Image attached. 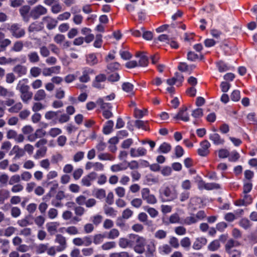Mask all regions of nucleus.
Segmentation results:
<instances>
[{"label":"nucleus","mask_w":257,"mask_h":257,"mask_svg":"<svg viewBox=\"0 0 257 257\" xmlns=\"http://www.w3.org/2000/svg\"><path fill=\"white\" fill-rule=\"evenodd\" d=\"M126 168L127 167H123L122 164L113 165L110 167V169L113 172H118L121 170H125Z\"/></svg>","instance_id":"052dcab7"},{"label":"nucleus","mask_w":257,"mask_h":257,"mask_svg":"<svg viewBox=\"0 0 257 257\" xmlns=\"http://www.w3.org/2000/svg\"><path fill=\"white\" fill-rule=\"evenodd\" d=\"M102 36L101 34H97L96 35L95 40L93 43V46L95 48H99L101 47L102 40Z\"/></svg>","instance_id":"603ef678"},{"label":"nucleus","mask_w":257,"mask_h":257,"mask_svg":"<svg viewBox=\"0 0 257 257\" xmlns=\"http://www.w3.org/2000/svg\"><path fill=\"white\" fill-rule=\"evenodd\" d=\"M209 138L215 145H223L224 143V139H222L217 133L210 134Z\"/></svg>","instance_id":"dca6fc26"},{"label":"nucleus","mask_w":257,"mask_h":257,"mask_svg":"<svg viewBox=\"0 0 257 257\" xmlns=\"http://www.w3.org/2000/svg\"><path fill=\"white\" fill-rule=\"evenodd\" d=\"M176 157L178 158L181 157L184 153L183 148L180 145L177 146L175 148Z\"/></svg>","instance_id":"338daca9"},{"label":"nucleus","mask_w":257,"mask_h":257,"mask_svg":"<svg viewBox=\"0 0 257 257\" xmlns=\"http://www.w3.org/2000/svg\"><path fill=\"white\" fill-rule=\"evenodd\" d=\"M121 217H118L116 220V225L121 229L127 230L129 227L128 225L125 223V221Z\"/></svg>","instance_id":"393cba45"},{"label":"nucleus","mask_w":257,"mask_h":257,"mask_svg":"<svg viewBox=\"0 0 257 257\" xmlns=\"http://www.w3.org/2000/svg\"><path fill=\"white\" fill-rule=\"evenodd\" d=\"M191 115L194 118H200L203 115V110L200 108H196L192 111Z\"/></svg>","instance_id":"e2e57ef3"},{"label":"nucleus","mask_w":257,"mask_h":257,"mask_svg":"<svg viewBox=\"0 0 257 257\" xmlns=\"http://www.w3.org/2000/svg\"><path fill=\"white\" fill-rule=\"evenodd\" d=\"M59 223L57 222H49L46 224L48 231L51 234H53L57 231Z\"/></svg>","instance_id":"a878e982"},{"label":"nucleus","mask_w":257,"mask_h":257,"mask_svg":"<svg viewBox=\"0 0 257 257\" xmlns=\"http://www.w3.org/2000/svg\"><path fill=\"white\" fill-rule=\"evenodd\" d=\"M137 57H140L138 66L141 67H146L148 66L149 59L144 53L137 55Z\"/></svg>","instance_id":"aec40b11"},{"label":"nucleus","mask_w":257,"mask_h":257,"mask_svg":"<svg viewBox=\"0 0 257 257\" xmlns=\"http://www.w3.org/2000/svg\"><path fill=\"white\" fill-rule=\"evenodd\" d=\"M93 70L91 68H86L82 72V75L79 77V80L81 82L86 83L90 80L89 74L92 73Z\"/></svg>","instance_id":"f3484780"},{"label":"nucleus","mask_w":257,"mask_h":257,"mask_svg":"<svg viewBox=\"0 0 257 257\" xmlns=\"http://www.w3.org/2000/svg\"><path fill=\"white\" fill-rule=\"evenodd\" d=\"M239 225L243 229L247 230L251 227L252 223L247 218H243L239 221Z\"/></svg>","instance_id":"c756f323"},{"label":"nucleus","mask_w":257,"mask_h":257,"mask_svg":"<svg viewBox=\"0 0 257 257\" xmlns=\"http://www.w3.org/2000/svg\"><path fill=\"white\" fill-rule=\"evenodd\" d=\"M231 99L233 101H238L240 98V91L238 90H234L230 95Z\"/></svg>","instance_id":"680f3d73"},{"label":"nucleus","mask_w":257,"mask_h":257,"mask_svg":"<svg viewBox=\"0 0 257 257\" xmlns=\"http://www.w3.org/2000/svg\"><path fill=\"white\" fill-rule=\"evenodd\" d=\"M47 9L41 5L34 7L30 11V16L34 20L38 19L41 16L47 13Z\"/></svg>","instance_id":"7ed1b4c3"},{"label":"nucleus","mask_w":257,"mask_h":257,"mask_svg":"<svg viewBox=\"0 0 257 257\" xmlns=\"http://www.w3.org/2000/svg\"><path fill=\"white\" fill-rule=\"evenodd\" d=\"M8 29L11 32L12 35L17 39L23 37L26 33L25 30L22 28L18 24H12Z\"/></svg>","instance_id":"f03ea898"},{"label":"nucleus","mask_w":257,"mask_h":257,"mask_svg":"<svg viewBox=\"0 0 257 257\" xmlns=\"http://www.w3.org/2000/svg\"><path fill=\"white\" fill-rule=\"evenodd\" d=\"M86 63L90 66H93L98 63V59L94 53L89 54L86 56Z\"/></svg>","instance_id":"412c9836"},{"label":"nucleus","mask_w":257,"mask_h":257,"mask_svg":"<svg viewBox=\"0 0 257 257\" xmlns=\"http://www.w3.org/2000/svg\"><path fill=\"white\" fill-rule=\"evenodd\" d=\"M143 31V38L146 40H151L153 38V33L151 31H145L144 27L141 28Z\"/></svg>","instance_id":"4d7b16f0"},{"label":"nucleus","mask_w":257,"mask_h":257,"mask_svg":"<svg viewBox=\"0 0 257 257\" xmlns=\"http://www.w3.org/2000/svg\"><path fill=\"white\" fill-rule=\"evenodd\" d=\"M160 198L162 202H170L177 198V193L173 186L162 187L159 190Z\"/></svg>","instance_id":"f257e3e1"},{"label":"nucleus","mask_w":257,"mask_h":257,"mask_svg":"<svg viewBox=\"0 0 257 257\" xmlns=\"http://www.w3.org/2000/svg\"><path fill=\"white\" fill-rule=\"evenodd\" d=\"M159 251L162 254H167L172 251V248L168 244H164L159 247Z\"/></svg>","instance_id":"ea45409f"},{"label":"nucleus","mask_w":257,"mask_h":257,"mask_svg":"<svg viewBox=\"0 0 257 257\" xmlns=\"http://www.w3.org/2000/svg\"><path fill=\"white\" fill-rule=\"evenodd\" d=\"M105 191L103 189H97L93 191V196L97 199H103L105 197Z\"/></svg>","instance_id":"2f4dec72"},{"label":"nucleus","mask_w":257,"mask_h":257,"mask_svg":"<svg viewBox=\"0 0 257 257\" xmlns=\"http://www.w3.org/2000/svg\"><path fill=\"white\" fill-rule=\"evenodd\" d=\"M30 7L28 5H25L22 6L19 9V12L23 18V20L28 23L30 21Z\"/></svg>","instance_id":"1a4fd4ad"},{"label":"nucleus","mask_w":257,"mask_h":257,"mask_svg":"<svg viewBox=\"0 0 257 257\" xmlns=\"http://www.w3.org/2000/svg\"><path fill=\"white\" fill-rule=\"evenodd\" d=\"M180 244L186 250H188L191 246V241L188 237L183 238L180 241Z\"/></svg>","instance_id":"72a5a7b5"},{"label":"nucleus","mask_w":257,"mask_h":257,"mask_svg":"<svg viewBox=\"0 0 257 257\" xmlns=\"http://www.w3.org/2000/svg\"><path fill=\"white\" fill-rule=\"evenodd\" d=\"M119 235V232L117 229L113 228L110 230L108 233L107 238L110 239H113L117 238Z\"/></svg>","instance_id":"09e8293b"},{"label":"nucleus","mask_w":257,"mask_h":257,"mask_svg":"<svg viewBox=\"0 0 257 257\" xmlns=\"http://www.w3.org/2000/svg\"><path fill=\"white\" fill-rule=\"evenodd\" d=\"M103 208L104 213L106 215L112 217H114L116 215L117 211L112 207L105 205Z\"/></svg>","instance_id":"c9c22d12"},{"label":"nucleus","mask_w":257,"mask_h":257,"mask_svg":"<svg viewBox=\"0 0 257 257\" xmlns=\"http://www.w3.org/2000/svg\"><path fill=\"white\" fill-rule=\"evenodd\" d=\"M204 188L207 190L218 189L220 188V186L216 183H207L204 184Z\"/></svg>","instance_id":"79ce46f5"},{"label":"nucleus","mask_w":257,"mask_h":257,"mask_svg":"<svg viewBox=\"0 0 257 257\" xmlns=\"http://www.w3.org/2000/svg\"><path fill=\"white\" fill-rule=\"evenodd\" d=\"M42 22L43 24L44 23H46L47 28L49 30H51L55 28L57 25L58 21L50 16H46L43 18Z\"/></svg>","instance_id":"9d476101"},{"label":"nucleus","mask_w":257,"mask_h":257,"mask_svg":"<svg viewBox=\"0 0 257 257\" xmlns=\"http://www.w3.org/2000/svg\"><path fill=\"white\" fill-rule=\"evenodd\" d=\"M134 85L130 82H124L122 84V89L127 93H131L133 91Z\"/></svg>","instance_id":"49530a36"},{"label":"nucleus","mask_w":257,"mask_h":257,"mask_svg":"<svg viewBox=\"0 0 257 257\" xmlns=\"http://www.w3.org/2000/svg\"><path fill=\"white\" fill-rule=\"evenodd\" d=\"M207 242V239L204 237H199L195 239L193 242L192 247L194 249L199 250Z\"/></svg>","instance_id":"9b49d317"},{"label":"nucleus","mask_w":257,"mask_h":257,"mask_svg":"<svg viewBox=\"0 0 257 257\" xmlns=\"http://www.w3.org/2000/svg\"><path fill=\"white\" fill-rule=\"evenodd\" d=\"M147 154V150L143 147H139L137 150L135 148H131L130 155L133 158L144 156Z\"/></svg>","instance_id":"f8f14e48"},{"label":"nucleus","mask_w":257,"mask_h":257,"mask_svg":"<svg viewBox=\"0 0 257 257\" xmlns=\"http://www.w3.org/2000/svg\"><path fill=\"white\" fill-rule=\"evenodd\" d=\"M61 67L60 66H55L50 68H45L43 69L42 73L45 76H51L52 74H59L60 73Z\"/></svg>","instance_id":"4468645a"},{"label":"nucleus","mask_w":257,"mask_h":257,"mask_svg":"<svg viewBox=\"0 0 257 257\" xmlns=\"http://www.w3.org/2000/svg\"><path fill=\"white\" fill-rule=\"evenodd\" d=\"M104 99H101V98H99L97 101V103L98 104H99L101 108L102 109H111L112 108V105L111 103H106L104 102Z\"/></svg>","instance_id":"de8ad7c7"},{"label":"nucleus","mask_w":257,"mask_h":257,"mask_svg":"<svg viewBox=\"0 0 257 257\" xmlns=\"http://www.w3.org/2000/svg\"><path fill=\"white\" fill-rule=\"evenodd\" d=\"M155 251V246L154 243H150L147 246V251L145 253L146 257H153Z\"/></svg>","instance_id":"473e14b6"},{"label":"nucleus","mask_w":257,"mask_h":257,"mask_svg":"<svg viewBox=\"0 0 257 257\" xmlns=\"http://www.w3.org/2000/svg\"><path fill=\"white\" fill-rule=\"evenodd\" d=\"M16 155L14 158L15 160L18 159L23 157L25 154V151L24 149L20 148L18 146L16 145Z\"/></svg>","instance_id":"864d4df0"},{"label":"nucleus","mask_w":257,"mask_h":257,"mask_svg":"<svg viewBox=\"0 0 257 257\" xmlns=\"http://www.w3.org/2000/svg\"><path fill=\"white\" fill-rule=\"evenodd\" d=\"M60 112H61V111H48L46 112L45 114V117L46 119L50 120L56 117L57 116L58 114Z\"/></svg>","instance_id":"a18cd8bd"},{"label":"nucleus","mask_w":257,"mask_h":257,"mask_svg":"<svg viewBox=\"0 0 257 257\" xmlns=\"http://www.w3.org/2000/svg\"><path fill=\"white\" fill-rule=\"evenodd\" d=\"M33 93L28 90L27 92L21 93V98L24 103H28L29 100L31 99Z\"/></svg>","instance_id":"a19ab883"},{"label":"nucleus","mask_w":257,"mask_h":257,"mask_svg":"<svg viewBox=\"0 0 257 257\" xmlns=\"http://www.w3.org/2000/svg\"><path fill=\"white\" fill-rule=\"evenodd\" d=\"M143 201L142 199L136 198L133 199L131 202V204L134 207L139 208L142 205Z\"/></svg>","instance_id":"bf43d9fd"},{"label":"nucleus","mask_w":257,"mask_h":257,"mask_svg":"<svg viewBox=\"0 0 257 257\" xmlns=\"http://www.w3.org/2000/svg\"><path fill=\"white\" fill-rule=\"evenodd\" d=\"M29 62L32 63H36L39 61L40 57L36 51L31 52L28 54Z\"/></svg>","instance_id":"cd10ccee"},{"label":"nucleus","mask_w":257,"mask_h":257,"mask_svg":"<svg viewBox=\"0 0 257 257\" xmlns=\"http://www.w3.org/2000/svg\"><path fill=\"white\" fill-rule=\"evenodd\" d=\"M114 122L112 120H107L103 127V133L104 135H109L113 131Z\"/></svg>","instance_id":"a211bd4d"},{"label":"nucleus","mask_w":257,"mask_h":257,"mask_svg":"<svg viewBox=\"0 0 257 257\" xmlns=\"http://www.w3.org/2000/svg\"><path fill=\"white\" fill-rule=\"evenodd\" d=\"M220 246V244L218 240L215 239L211 241L207 246V249L211 251H215L217 250Z\"/></svg>","instance_id":"bb28decb"},{"label":"nucleus","mask_w":257,"mask_h":257,"mask_svg":"<svg viewBox=\"0 0 257 257\" xmlns=\"http://www.w3.org/2000/svg\"><path fill=\"white\" fill-rule=\"evenodd\" d=\"M133 214V212L131 209L126 208L123 211L121 217L124 219H127L132 216Z\"/></svg>","instance_id":"774afa93"},{"label":"nucleus","mask_w":257,"mask_h":257,"mask_svg":"<svg viewBox=\"0 0 257 257\" xmlns=\"http://www.w3.org/2000/svg\"><path fill=\"white\" fill-rule=\"evenodd\" d=\"M116 246V243L114 241H107L103 243L101 248L103 250H107L114 248Z\"/></svg>","instance_id":"8fccbe9b"},{"label":"nucleus","mask_w":257,"mask_h":257,"mask_svg":"<svg viewBox=\"0 0 257 257\" xmlns=\"http://www.w3.org/2000/svg\"><path fill=\"white\" fill-rule=\"evenodd\" d=\"M237 243L238 242L234 240L233 239H229L225 245V249L226 252L228 253H230L231 252H233V250H231V248L234 246H236Z\"/></svg>","instance_id":"5701e85b"},{"label":"nucleus","mask_w":257,"mask_h":257,"mask_svg":"<svg viewBox=\"0 0 257 257\" xmlns=\"http://www.w3.org/2000/svg\"><path fill=\"white\" fill-rule=\"evenodd\" d=\"M198 221L197 219L195 217L194 214H192L191 216L186 217L183 221V223L187 225H190L195 223Z\"/></svg>","instance_id":"e433bc0d"},{"label":"nucleus","mask_w":257,"mask_h":257,"mask_svg":"<svg viewBox=\"0 0 257 257\" xmlns=\"http://www.w3.org/2000/svg\"><path fill=\"white\" fill-rule=\"evenodd\" d=\"M154 236L156 238L159 239H164L167 236V232L164 230L159 229L155 232Z\"/></svg>","instance_id":"13d9d810"},{"label":"nucleus","mask_w":257,"mask_h":257,"mask_svg":"<svg viewBox=\"0 0 257 257\" xmlns=\"http://www.w3.org/2000/svg\"><path fill=\"white\" fill-rule=\"evenodd\" d=\"M239 154L236 151H234L231 153L228 158V160L230 162H235L239 159Z\"/></svg>","instance_id":"5fc2aeb1"},{"label":"nucleus","mask_w":257,"mask_h":257,"mask_svg":"<svg viewBox=\"0 0 257 257\" xmlns=\"http://www.w3.org/2000/svg\"><path fill=\"white\" fill-rule=\"evenodd\" d=\"M15 95V93L12 91H9L7 88L0 85V96L4 97H13Z\"/></svg>","instance_id":"b1692460"},{"label":"nucleus","mask_w":257,"mask_h":257,"mask_svg":"<svg viewBox=\"0 0 257 257\" xmlns=\"http://www.w3.org/2000/svg\"><path fill=\"white\" fill-rule=\"evenodd\" d=\"M23 48V43L21 41H17L14 44L11 50L15 52H20Z\"/></svg>","instance_id":"6e6d98bb"},{"label":"nucleus","mask_w":257,"mask_h":257,"mask_svg":"<svg viewBox=\"0 0 257 257\" xmlns=\"http://www.w3.org/2000/svg\"><path fill=\"white\" fill-rule=\"evenodd\" d=\"M171 150V146L170 144L164 142L159 147L158 149V152L159 153L167 154Z\"/></svg>","instance_id":"4be33fe9"},{"label":"nucleus","mask_w":257,"mask_h":257,"mask_svg":"<svg viewBox=\"0 0 257 257\" xmlns=\"http://www.w3.org/2000/svg\"><path fill=\"white\" fill-rule=\"evenodd\" d=\"M217 67L220 72H223L229 69L228 65L222 61H220L217 63Z\"/></svg>","instance_id":"58836bf2"},{"label":"nucleus","mask_w":257,"mask_h":257,"mask_svg":"<svg viewBox=\"0 0 257 257\" xmlns=\"http://www.w3.org/2000/svg\"><path fill=\"white\" fill-rule=\"evenodd\" d=\"M97 177V174L95 172H92L88 175L84 176L81 180V184L83 186L89 187L91 185V182L95 180Z\"/></svg>","instance_id":"0eeeda50"},{"label":"nucleus","mask_w":257,"mask_h":257,"mask_svg":"<svg viewBox=\"0 0 257 257\" xmlns=\"http://www.w3.org/2000/svg\"><path fill=\"white\" fill-rule=\"evenodd\" d=\"M136 244L134 247V251L139 254H142L145 251L146 239L141 236L139 237L136 242Z\"/></svg>","instance_id":"423d86ee"},{"label":"nucleus","mask_w":257,"mask_h":257,"mask_svg":"<svg viewBox=\"0 0 257 257\" xmlns=\"http://www.w3.org/2000/svg\"><path fill=\"white\" fill-rule=\"evenodd\" d=\"M200 148L198 149V154L202 157L206 156L209 152L208 150L210 144L207 140H204L200 143Z\"/></svg>","instance_id":"6e6552de"},{"label":"nucleus","mask_w":257,"mask_h":257,"mask_svg":"<svg viewBox=\"0 0 257 257\" xmlns=\"http://www.w3.org/2000/svg\"><path fill=\"white\" fill-rule=\"evenodd\" d=\"M187 107L184 106L180 108L179 112L173 115V118L176 120H181L187 122L189 120V115L187 112Z\"/></svg>","instance_id":"20e7f679"},{"label":"nucleus","mask_w":257,"mask_h":257,"mask_svg":"<svg viewBox=\"0 0 257 257\" xmlns=\"http://www.w3.org/2000/svg\"><path fill=\"white\" fill-rule=\"evenodd\" d=\"M23 80L19 81L16 86V89L19 90L21 93L27 92L29 90L30 87L23 82Z\"/></svg>","instance_id":"c85d7f7f"},{"label":"nucleus","mask_w":257,"mask_h":257,"mask_svg":"<svg viewBox=\"0 0 257 257\" xmlns=\"http://www.w3.org/2000/svg\"><path fill=\"white\" fill-rule=\"evenodd\" d=\"M143 208L152 217H155L158 214V211L154 208L150 207L148 206H144Z\"/></svg>","instance_id":"c03bdc74"},{"label":"nucleus","mask_w":257,"mask_h":257,"mask_svg":"<svg viewBox=\"0 0 257 257\" xmlns=\"http://www.w3.org/2000/svg\"><path fill=\"white\" fill-rule=\"evenodd\" d=\"M46 95L45 91L43 89H40L35 94L34 99L36 101L42 100L45 98Z\"/></svg>","instance_id":"f704fd0d"},{"label":"nucleus","mask_w":257,"mask_h":257,"mask_svg":"<svg viewBox=\"0 0 257 257\" xmlns=\"http://www.w3.org/2000/svg\"><path fill=\"white\" fill-rule=\"evenodd\" d=\"M13 70L15 73L18 74L19 77H21L25 75L27 73V68L20 64L15 66Z\"/></svg>","instance_id":"6ab92c4d"},{"label":"nucleus","mask_w":257,"mask_h":257,"mask_svg":"<svg viewBox=\"0 0 257 257\" xmlns=\"http://www.w3.org/2000/svg\"><path fill=\"white\" fill-rule=\"evenodd\" d=\"M106 77L105 74H100L96 76L95 80L92 83V86L96 88L101 89L103 88L100 83L104 82L106 80Z\"/></svg>","instance_id":"ddd939ff"},{"label":"nucleus","mask_w":257,"mask_h":257,"mask_svg":"<svg viewBox=\"0 0 257 257\" xmlns=\"http://www.w3.org/2000/svg\"><path fill=\"white\" fill-rule=\"evenodd\" d=\"M49 245V244L48 243L39 244L36 246V253L37 254H42L46 252Z\"/></svg>","instance_id":"7c9ffc66"},{"label":"nucleus","mask_w":257,"mask_h":257,"mask_svg":"<svg viewBox=\"0 0 257 257\" xmlns=\"http://www.w3.org/2000/svg\"><path fill=\"white\" fill-rule=\"evenodd\" d=\"M54 241L55 243H57L59 244V245L56 246V250L58 252H62L66 248V239L65 237L63 236L62 234H57Z\"/></svg>","instance_id":"39448f33"},{"label":"nucleus","mask_w":257,"mask_h":257,"mask_svg":"<svg viewBox=\"0 0 257 257\" xmlns=\"http://www.w3.org/2000/svg\"><path fill=\"white\" fill-rule=\"evenodd\" d=\"M61 130L56 127L51 128L49 132V134L53 138L56 137L57 136L61 134Z\"/></svg>","instance_id":"0e129e2a"},{"label":"nucleus","mask_w":257,"mask_h":257,"mask_svg":"<svg viewBox=\"0 0 257 257\" xmlns=\"http://www.w3.org/2000/svg\"><path fill=\"white\" fill-rule=\"evenodd\" d=\"M23 105L21 102H18L9 109V111L11 113L18 112L22 108Z\"/></svg>","instance_id":"3c124183"},{"label":"nucleus","mask_w":257,"mask_h":257,"mask_svg":"<svg viewBox=\"0 0 257 257\" xmlns=\"http://www.w3.org/2000/svg\"><path fill=\"white\" fill-rule=\"evenodd\" d=\"M9 176L6 173L0 175V187L2 188L7 185L9 181Z\"/></svg>","instance_id":"37998d69"},{"label":"nucleus","mask_w":257,"mask_h":257,"mask_svg":"<svg viewBox=\"0 0 257 257\" xmlns=\"http://www.w3.org/2000/svg\"><path fill=\"white\" fill-rule=\"evenodd\" d=\"M47 149L46 147H42L40 149L38 150L34 156V158L37 160L39 159L41 157H43L45 156L46 153L47 152Z\"/></svg>","instance_id":"4c0bfd02"},{"label":"nucleus","mask_w":257,"mask_h":257,"mask_svg":"<svg viewBox=\"0 0 257 257\" xmlns=\"http://www.w3.org/2000/svg\"><path fill=\"white\" fill-rule=\"evenodd\" d=\"M44 29V24L43 22H41L38 23L37 22L32 23L28 28V31L30 33L34 32H39Z\"/></svg>","instance_id":"2eb2a0df"},{"label":"nucleus","mask_w":257,"mask_h":257,"mask_svg":"<svg viewBox=\"0 0 257 257\" xmlns=\"http://www.w3.org/2000/svg\"><path fill=\"white\" fill-rule=\"evenodd\" d=\"M41 69L38 67H33L30 70V73L34 77H37L41 74Z\"/></svg>","instance_id":"69168bd1"}]
</instances>
